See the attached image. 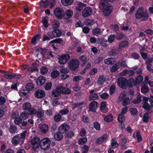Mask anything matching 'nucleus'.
Wrapping results in <instances>:
<instances>
[{"instance_id": "nucleus-1", "label": "nucleus", "mask_w": 153, "mask_h": 153, "mask_svg": "<svg viewBox=\"0 0 153 153\" xmlns=\"http://www.w3.org/2000/svg\"><path fill=\"white\" fill-rule=\"evenodd\" d=\"M143 105V107L147 110L149 113H151L152 111L151 108L153 106V96H150V98L142 97Z\"/></svg>"}, {"instance_id": "nucleus-2", "label": "nucleus", "mask_w": 153, "mask_h": 153, "mask_svg": "<svg viewBox=\"0 0 153 153\" xmlns=\"http://www.w3.org/2000/svg\"><path fill=\"white\" fill-rule=\"evenodd\" d=\"M100 7L102 9L103 14L105 16H108L110 15L113 9L112 6L103 0H102L100 2Z\"/></svg>"}, {"instance_id": "nucleus-3", "label": "nucleus", "mask_w": 153, "mask_h": 153, "mask_svg": "<svg viewBox=\"0 0 153 153\" xmlns=\"http://www.w3.org/2000/svg\"><path fill=\"white\" fill-rule=\"evenodd\" d=\"M136 19H141L142 21H145L149 17V15L146 11H144L143 7L139 8L135 14Z\"/></svg>"}, {"instance_id": "nucleus-4", "label": "nucleus", "mask_w": 153, "mask_h": 153, "mask_svg": "<svg viewBox=\"0 0 153 153\" xmlns=\"http://www.w3.org/2000/svg\"><path fill=\"white\" fill-rule=\"evenodd\" d=\"M118 85L123 88H126L127 87H132V85H128V82L125 78L124 77L119 78L117 79Z\"/></svg>"}, {"instance_id": "nucleus-5", "label": "nucleus", "mask_w": 153, "mask_h": 153, "mask_svg": "<svg viewBox=\"0 0 153 153\" xmlns=\"http://www.w3.org/2000/svg\"><path fill=\"white\" fill-rule=\"evenodd\" d=\"M51 141L48 138L42 139L41 141L40 146L43 150H46L50 146Z\"/></svg>"}, {"instance_id": "nucleus-6", "label": "nucleus", "mask_w": 153, "mask_h": 153, "mask_svg": "<svg viewBox=\"0 0 153 153\" xmlns=\"http://www.w3.org/2000/svg\"><path fill=\"white\" fill-rule=\"evenodd\" d=\"M22 108L25 111H27L30 115L33 114L36 112V110L31 108V105L30 103L25 102L22 105Z\"/></svg>"}, {"instance_id": "nucleus-7", "label": "nucleus", "mask_w": 153, "mask_h": 153, "mask_svg": "<svg viewBox=\"0 0 153 153\" xmlns=\"http://www.w3.org/2000/svg\"><path fill=\"white\" fill-rule=\"evenodd\" d=\"M79 63L78 60L75 59L71 60L69 63V66L71 70H74L77 69L79 66Z\"/></svg>"}, {"instance_id": "nucleus-8", "label": "nucleus", "mask_w": 153, "mask_h": 153, "mask_svg": "<svg viewBox=\"0 0 153 153\" xmlns=\"http://www.w3.org/2000/svg\"><path fill=\"white\" fill-rule=\"evenodd\" d=\"M54 15L59 19H62L64 16V10L61 8H57L53 10Z\"/></svg>"}, {"instance_id": "nucleus-9", "label": "nucleus", "mask_w": 153, "mask_h": 153, "mask_svg": "<svg viewBox=\"0 0 153 153\" xmlns=\"http://www.w3.org/2000/svg\"><path fill=\"white\" fill-rule=\"evenodd\" d=\"M40 142V139L38 137H34L31 139V143L33 150H35L39 148Z\"/></svg>"}, {"instance_id": "nucleus-10", "label": "nucleus", "mask_w": 153, "mask_h": 153, "mask_svg": "<svg viewBox=\"0 0 153 153\" xmlns=\"http://www.w3.org/2000/svg\"><path fill=\"white\" fill-rule=\"evenodd\" d=\"M70 57L68 54H63L59 58V62L60 64H64L69 59Z\"/></svg>"}, {"instance_id": "nucleus-11", "label": "nucleus", "mask_w": 153, "mask_h": 153, "mask_svg": "<svg viewBox=\"0 0 153 153\" xmlns=\"http://www.w3.org/2000/svg\"><path fill=\"white\" fill-rule=\"evenodd\" d=\"M143 80V77L141 75H139L137 76L135 80L133 78H131L130 79V81L132 82V84L134 85H137L140 84Z\"/></svg>"}, {"instance_id": "nucleus-12", "label": "nucleus", "mask_w": 153, "mask_h": 153, "mask_svg": "<svg viewBox=\"0 0 153 153\" xmlns=\"http://www.w3.org/2000/svg\"><path fill=\"white\" fill-rule=\"evenodd\" d=\"M92 9L89 7H87L82 11V15L83 17L86 18L90 16L92 14Z\"/></svg>"}, {"instance_id": "nucleus-13", "label": "nucleus", "mask_w": 153, "mask_h": 153, "mask_svg": "<svg viewBox=\"0 0 153 153\" xmlns=\"http://www.w3.org/2000/svg\"><path fill=\"white\" fill-rule=\"evenodd\" d=\"M69 129L68 126L65 124H62L59 128V131L63 133L66 132Z\"/></svg>"}, {"instance_id": "nucleus-14", "label": "nucleus", "mask_w": 153, "mask_h": 153, "mask_svg": "<svg viewBox=\"0 0 153 153\" xmlns=\"http://www.w3.org/2000/svg\"><path fill=\"white\" fill-rule=\"evenodd\" d=\"M35 96L38 98H42L45 96V93L44 91L39 90L36 91L34 94Z\"/></svg>"}, {"instance_id": "nucleus-15", "label": "nucleus", "mask_w": 153, "mask_h": 153, "mask_svg": "<svg viewBox=\"0 0 153 153\" xmlns=\"http://www.w3.org/2000/svg\"><path fill=\"white\" fill-rule=\"evenodd\" d=\"M98 104V103L95 101H93L89 105V108L90 110L93 112H95Z\"/></svg>"}, {"instance_id": "nucleus-16", "label": "nucleus", "mask_w": 153, "mask_h": 153, "mask_svg": "<svg viewBox=\"0 0 153 153\" xmlns=\"http://www.w3.org/2000/svg\"><path fill=\"white\" fill-rule=\"evenodd\" d=\"M107 104L105 101H103L101 103L100 110L103 113L107 112L108 111V109L107 107Z\"/></svg>"}, {"instance_id": "nucleus-17", "label": "nucleus", "mask_w": 153, "mask_h": 153, "mask_svg": "<svg viewBox=\"0 0 153 153\" xmlns=\"http://www.w3.org/2000/svg\"><path fill=\"white\" fill-rule=\"evenodd\" d=\"M20 140L21 138L19 135L18 134L13 137L12 140V142L13 145L16 146L19 144Z\"/></svg>"}, {"instance_id": "nucleus-18", "label": "nucleus", "mask_w": 153, "mask_h": 153, "mask_svg": "<svg viewBox=\"0 0 153 153\" xmlns=\"http://www.w3.org/2000/svg\"><path fill=\"white\" fill-rule=\"evenodd\" d=\"M129 43L127 41H122L120 42L119 44V50L121 51L122 49L124 48L127 47Z\"/></svg>"}, {"instance_id": "nucleus-19", "label": "nucleus", "mask_w": 153, "mask_h": 153, "mask_svg": "<svg viewBox=\"0 0 153 153\" xmlns=\"http://www.w3.org/2000/svg\"><path fill=\"white\" fill-rule=\"evenodd\" d=\"M45 81V78L42 76H40L38 78L36 82L38 85L41 86L44 84Z\"/></svg>"}, {"instance_id": "nucleus-20", "label": "nucleus", "mask_w": 153, "mask_h": 153, "mask_svg": "<svg viewBox=\"0 0 153 153\" xmlns=\"http://www.w3.org/2000/svg\"><path fill=\"white\" fill-rule=\"evenodd\" d=\"M116 62L115 59L113 57L105 59L104 63L108 65H112L114 64Z\"/></svg>"}, {"instance_id": "nucleus-21", "label": "nucleus", "mask_w": 153, "mask_h": 153, "mask_svg": "<svg viewBox=\"0 0 153 153\" xmlns=\"http://www.w3.org/2000/svg\"><path fill=\"white\" fill-rule=\"evenodd\" d=\"M59 89H60L59 87L58 86L56 89L52 91L51 94L53 97H57L61 94L60 90Z\"/></svg>"}, {"instance_id": "nucleus-22", "label": "nucleus", "mask_w": 153, "mask_h": 153, "mask_svg": "<svg viewBox=\"0 0 153 153\" xmlns=\"http://www.w3.org/2000/svg\"><path fill=\"white\" fill-rule=\"evenodd\" d=\"M108 137L107 134H105L98 138L96 141V143L98 144H100L103 143L106 139Z\"/></svg>"}, {"instance_id": "nucleus-23", "label": "nucleus", "mask_w": 153, "mask_h": 153, "mask_svg": "<svg viewBox=\"0 0 153 153\" xmlns=\"http://www.w3.org/2000/svg\"><path fill=\"white\" fill-rule=\"evenodd\" d=\"M120 62L119 61L117 62L115 64L110 68V71L111 73H113L117 71L120 67Z\"/></svg>"}, {"instance_id": "nucleus-24", "label": "nucleus", "mask_w": 153, "mask_h": 153, "mask_svg": "<svg viewBox=\"0 0 153 153\" xmlns=\"http://www.w3.org/2000/svg\"><path fill=\"white\" fill-rule=\"evenodd\" d=\"M63 134L59 131L56 132L54 134L55 139L57 141L61 140L63 137Z\"/></svg>"}, {"instance_id": "nucleus-25", "label": "nucleus", "mask_w": 153, "mask_h": 153, "mask_svg": "<svg viewBox=\"0 0 153 153\" xmlns=\"http://www.w3.org/2000/svg\"><path fill=\"white\" fill-rule=\"evenodd\" d=\"M59 87L60 89H59L60 90L61 94H70L71 92V90L68 88L62 86Z\"/></svg>"}, {"instance_id": "nucleus-26", "label": "nucleus", "mask_w": 153, "mask_h": 153, "mask_svg": "<svg viewBox=\"0 0 153 153\" xmlns=\"http://www.w3.org/2000/svg\"><path fill=\"white\" fill-rule=\"evenodd\" d=\"M106 80V78L104 75H100L98 78L97 82L100 85H103Z\"/></svg>"}, {"instance_id": "nucleus-27", "label": "nucleus", "mask_w": 153, "mask_h": 153, "mask_svg": "<svg viewBox=\"0 0 153 153\" xmlns=\"http://www.w3.org/2000/svg\"><path fill=\"white\" fill-rule=\"evenodd\" d=\"M92 33L94 35L98 36L101 34L102 31L100 28L96 27L93 29Z\"/></svg>"}, {"instance_id": "nucleus-28", "label": "nucleus", "mask_w": 153, "mask_h": 153, "mask_svg": "<svg viewBox=\"0 0 153 153\" xmlns=\"http://www.w3.org/2000/svg\"><path fill=\"white\" fill-rule=\"evenodd\" d=\"M73 14V12L72 10H67L64 13V16L65 19H68L71 17Z\"/></svg>"}, {"instance_id": "nucleus-29", "label": "nucleus", "mask_w": 153, "mask_h": 153, "mask_svg": "<svg viewBox=\"0 0 153 153\" xmlns=\"http://www.w3.org/2000/svg\"><path fill=\"white\" fill-rule=\"evenodd\" d=\"M34 114H36L38 117L40 118L44 115V111L42 108L39 109Z\"/></svg>"}, {"instance_id": "nucleus-30", "label": "nucleus", "mask_w": 153, "mask_h": 153, "mask_svg": "<svg viewBox=\"0 0 153 153\" xmlns=\"http://www.w3.org/2000/svg\"><path fill=\"white\" fill-rule=\"evenodd\" d=\"M52 27L54 29L58 28L60 25V22L59 20L54 19L51 22Z\"/></svg>"}, {"instance_id": "nucleus-31", "label": "nucleus", "mask_w": 153, "mask_h": 153, "mask_svg": "<svg viewBox=\"0 0 153 153\" xmlns=\"http://www.w3.org/2000/svg\"><path fill=\"white\" fill-rule=\"evenodd\" d=\"M52 34L54 37H59L61 35V32L57 28L54 29L52 32Z\"/></svg>"}, {"instance_id": "nucleus-32", "label": "nucleus", "mask_w": 153, "mask_h": 153, "mask_svg": "<svg viewBox=\"0 0 153 153\" xmlns=\"http://www.w3.org/2000/svg\"><path fill=\"white\" fill-rule=\"evenodd\" d=\"M20 94L21 96L25 97L26 98L28 97L30 92L27 89H23L20 91Z\"/></svg>"}, {"instance_id": "nucleus-33", "label": "nucleus", "mask_w": 153, "mask_h": 153, "mask_svg": "<svg viewBox=\"0 0 153 153\" xmlns=\"http://www.w3.org/2000/svg\"><path fill=\"white\" fill-rule=\"evenodd\" d=\"M87 57L85 55H83L81 56L79 58L80 61L82 63L81 65L82 66H84L87 61Z\"/></svg>"}, {"instance_id": "nucleus-34", "label": "nucleus", "mask_w": 153, "mask_h": 153, "mask_svg": "<svg viewBox=\"0 0 153 153\" xmlns=\"http://www.w3.org/2000/svg\"><path fill=\"white\" fill-rule=\"evenodd\" d=\"M30 115L29 112H28L26 111H24L22 112L20 114V117L21 119L24 120L27 119L29 115Z\"/></svg>"}, {"instance_id": "nucleus-35", "label": "nucleus", "mask_w": 153, "mask_h": 153, "mask_svg": "<svg viewBox=\"0 0 153 153\" xmlns=\"http://www.w3.org/2000/svg\"><path fill=\"white\" fill-rule=\"evenodd\" d=\"M116 49H112L108 52L109 56H115L119 53V51Z\"/></svg>"}, {"instance_id": "nucleus-36", "label": "nucleus", "mask_w": 153, "mask_h": 153, "mask_svg": "<svg viewBox=\"0 0 153 153\" xmlns=\"http://www.w3.org/2000/svg\"><path fill=\"white\" fill-rule=\"evenodd\" d=\"M61 2L63 5L67 6L71 5L74 2V0H61Z\"/></svg>"}, {"instance_id": "nucleus-37", "label": "nucleus", "mask_w": 153, "mask_h": 153, "mask_svg": "<svg viewBox=\"0 0 153 153\" xmlns=\"http://www.w3.org/2000/svg\"><path fill=\"white\" fill-rule=\"evenodd\" d=\"M34 88V84L32 82L27 83L25 85V88L29 91L33 90Z\"/></svg>"}, {"instance_id": "nucleus-38", "label": "nucleus", "mask_w": 153, "mask_h": 153, "mask_svg": "<svg viewBox=\"0 0 153 153\" xmlns=\"http://www.w3.org/2000/svg\"><path fill=\"white\" fill-rule=\"evenodd\" d=\"M41 130V132L43 133H45L47 132L48 130V126L45 124L42 125L40 127Z\"/></svg>"}, {"instance_id": "nucleus-39", "label": "nucleus", "mask_w": 153, "mask_h": 153, "mask_svg": "<svg viewBox=\"0 0 153 153\" xmlns=\"http://www.w3.org/2000/svg\"><path fill=\"white\" fill-rule=\"evenodd\" d=\"M85 7L84 4L81 2H79L77 4V6L76 7V9L77 11H80L83 8Z\"/></svg>"}, {"instance_id": "nucleus-40", "label": "nucleus", "mask_w": 153, "mask_h": 153, "mask_svg": "<svg viewBox=\"0 0 153 153\" xmlns=\"http://www.w3.org/2000/svg\"><path fill=\"white\" fill-rule=\"evenodd\" d=\"M84 23L87 25L91 26L94 24V21L93 20L87 19L85 20Z\"/></svg>"}, {"instance_id": "nucleus-41", "label": "nucleus", "mask_w": 153, "mask_h": 153, "mask_svg": "<svg viewBox=\"0 0 153 153\" xmlns=\"http://www.w3.org/2000/svg\"><path fill=\"white\" fill-rule=\"evenodd\" d=\"M111 145L112 148H115L119 146V144L117 142L115 138H113L111 140Z\"/></svg>"}, {"instance_id": "nucleus-42", "label": "nucleus", "mask_w": 153, "mask_h": 153, "mask_svg": "<svg viewBox=\"0 0 153 153\" xmlns=\"http://www.w3.org/2000/svg\"><path fill=\"white\" fill-rule=\"evenodd\" d=\"M39 35L37 34L32 38L31 43L32 44L35 45L36 43V41H39Z\"/></svg>"}, {"instance_id": "nucleus-43", "label": "nucleus", "mask_w": 153, "mask_h": 153, "mask_svg": "<svg viewBox=\"0 0 153 153\" xmlns=\"http://www.w3.org/2000/svg\"><path fill=\"white\" fill-rule=\"evenodd\" d=\"M118 120L119 122L122 124L125 120V117L124 114H119Z\"/></svg>"}, {"instance_id": "nucleus-44", "label": "nucleus", "mask_w": 153, "mask_h": 153, "mask_svg": "<svg viewBox=\"0 0 153 153\" xmlns=\"http://www.w3.org/2000/svg\"><path fill=\"white\" fill-rule=\"evenodd\" d=\"M141 91L142 93H147L149 91L148 87L146 85L144 84L142 85V87L141 88Z\"/></svg>"}, {"instance_id": "nucleus-45", "label": "nucleus", "mask_w": 153, "mask_h": 153, "mask_svg": "<svg viewBox=\"0 0 153 153\" xmlns=\"http://www.w3.org/2000/svg\"><path fill=\"white\" fill-rule=\"evenodd\" d=\"M99 98V97L97 94H91L89 95V99L90 100H95L98 99Z\"/></svg>"}, {"instance_id": "nucleus-46", "label": "nucleus", "mask_w": 153, "mask_h": 153, "mask_svg": "<svg viewBox=\"0 0 153 153\" xmlns=\"http://www.w3.org/2000/svg\"><path fill=\"white\" fill-rule=\"evenodd\" d=\"M59 74V72L57 70L53 71L51 74V76L52 78L54 79L57 77Z\"/></svg>"}, {"instance_id": "nucleus-47", "label": "nucleus", "mask_w": 153, "mask_h": 153, "mask_svg": "<svg viewBox=\"0 0 153 153\" xmlns=\"http://www.w3.org/2000/svg\"><path fill=\"white\" fill-rule=\"evenodd\" d=\"M130 111L131 114L134 116L137 115L138 114V111L135 108H130Z\"/></svg>"}, {"instance_id": "nucleus-48", "label": "nucleus", "mask_w": 153, "mask_h": 153, "mask_svg": "<svg viewBox=\"0 0 153 153\" xmlns=\"http://www.w3.org/2000/svg\"><path fill=\"white\" fill-rule=\"evenodd\" d=\"M149 117L148 113H145L143 115V119L144 122L147 123L149 121Z\"/></svg>"}, {"instance_id": "nucleus-49", "label": "nucleus", "mask_w": 153, "mask_h": 153, "mask_svg": "<svg viewBox=\"0 0 153 153\" xmlns=\"http://www.w3.org/2000/svg\"><path fill=\"white\" fill-rule=\"evenodd\" d=\"M141 97L140 95H138L137 97L133 101V102L134 104H138L141 102Z\"/></svg>"}, {"instance_id": "nucleus-50", "label": "nucleus", "mask_w": 153, "mask_h": 153, "mask_svg": "<svg viewBox=\"0 0 153 153\" xmlns=\"http://www.w3.org/2000/svg\"><path fill=\"white\" fill-rule=\"evenodd\" d=\"M126 93L125 92H123L120 93V95L119 97V100L120 101L124 100V99L126 98Z\"/></svg>"}, {"instance_id": "nucleus-51", "label": "nucleus", "mask_w": 153, "mask_h": 153, "mask_svg": "<svg viewBox=\"0 0 153 153\" xmlns=\"http://www.w3.org/2000/svg\"><path fill=\"white\" fill-rule=\"evenodd\" d=\"M100 96L101 98L104 100L107 99L109 96L108 94L106 92L102 93Z\"/></svg>"}, {"instance_id": "nucleus-52", "label": "nucleus", "mask_w": 153, "mask_h": 153, "mask_svg": "<svg viewBox=\"0 0 153 153\" xmlns=\"http://www.w3.org/2000/svg\"><path fill=\"white\" fill-rule=\"evenodd\" d=\"M9 129L10 132L12 133H13L16 132L17 128L15 126L11 125L10 126Z\"/></svg>"}, {"instance_id": "nucleus-53", "label": "nucleus", "mask_w": 153, "mask_h": 153, "mask_svg": "<svg viewBox=\"0 0 153 153\" xmlns=\"http://www.w3.org/2000/svg\"><path fill=\"white\" fill-rule=\"evenodd\" d=\"M61 118V116L59 114H57L54 116V120L56 122H59Z\"/></svg>"}, {"instance_id": "nucleus-54", "label": "nucleus", "mask_w": 153, "mask_h": 153, "mask_svg": "<svg viewBox=\"0 0 153 153\" xmlns=\"http://www.w3.org/2000/svg\"><path fill=\"white\" fill-rule=\"evenodd\" d=\"M69 112V109L67 108H64L59 111V113L62 115L67 114Z\"/></svg>"}, {"instance_id": "nucleus-55", "label": "nucleus", "mask_w": 153, "mask_h": 153, "mask_svg": "<svg viewBox=\"0 0 153 153\" xmlns=\"http://www.w3.org/2000/svg\"><path fill=\"white\" fill-rule=\"evenodd\" d=\"M105 120L107 122L111 121L113 120V117L111 115L106 116L104 118Z\"/></svg>"}, {"instance_id": "nucleus-56", "label": "nucleus", "mask_w": 153, "mask_h": 153, "mask_svg": "<svg viewBox=\"0 0 153 153\" xmlns=\"http://www.w3.org/2000/svg\"><path fill=\"white\" fill-rule=\"evenodd\" d=\"M4 76L7 79H12L15 77V75L14 74H4Z\"/></svg>"}, {"instance_id": "nucleus-57", "label": "nucleus", "mask_w": 153, "mask_h": 153, "mask_svg": "<svg viewBox=\"0 0 153 153\" xmlns=\"http://www.w3.org/2000/svg\"><path fill=\"white\" fill-rule=\"evenodd\" d=\"M87 141V138L86 137L83 138L79 140L78 143L79 144H83Z\"/></svg>"}, {"instance_id": "nucleus-58", "label": "nucleus", "mask_w": 153, "mask_h": 153, "mask_svg": "<svg viewBox=\"0 0 153 153\" xmlns=\"http://www.w3.org/2000/svg\"><path fill=\"white\" fill-rule=\"evenodd\" d=\"M83 104V102H82L80 103H73L72 104V108L73 109H74L76 107L80 106L81 105H82Z\"/></svg>"}, {"instance_id": "nucleus-59", "label": "nucleus", "mask_w": 153, "mask_h": 153, "mask_svg": "<svg viewBox=\"0 0 153 153\" xmlns=\"http://www.w3.org/2000/svg\"><path fill=\"white\" fill-rule=\"evenodd\" d=\"M46 114L49 116H51L53 114V110L51 109H49L45 111Z\"/></svg>"}, {"instance_id": "nucleus-60", "label": "nucleus", "mask_w": 153, "mask_h": 153, "mask_svg": "<svg viewBox=\"0 0 153 153\" xmlns=\"http://www.w3.org/2000/svg\"><path fill=\"white\" fill-rule=\"evenodd\" d=\"M115 36V35H111L108 38V41L110 43H112L114 40Z\"/></svg>"}, {"instance_id": "nucleus-61", "label": "nucleus", "mask_w": 153, "mask_h": 153, "mask_svg": "<svg viewBox=\"0 0 153 153\" xmlns=\"http://www.w3.org/2000/svg\"><path fill=\"white\" fill-rule=\"evenodd\" d=\"M48 71V69L46 67H42L40 69V71L41 74H45Z\"/></svg>"}, {"instance_id": "nucleus-62", "label": "nucleus", "mask_w": 153, "mask_h": 153, "mask_svg": "<svg viewBox=\"0 0 153 153\" xmlns=\"http://www.w3.org/2000/svg\"><path fill=\"white\" fill-rule=\"evenodd\" d=\"M136 137L137 138V141L138 142H140L142 140V138L140 134V131H138L136 133Z\"/></svg>"}, {"instance_id": "nucleus-63", "label": "nucleus", "mask_w": 153, "mask_h": 153, "mask_svg": "<svg viewBox=\"0 0 153 153\" xmlns=\"http://www.w3.org/2000/svg\"><path fill=\"white\" fill-rule=\"evenodd\" d=\"M41 3L44 4L45 8H46L49 4V1L48 0H42Z\"/></svg>"}, {"instance_id": "nucleus-64", "label": "nucleus", "mask_w": 153, "mask_h": 153, "mask_svg": "<svg viewBox=\"0 0 153 153\" xmlns=\"http://www.w3.org/2000/svg\"><path fill=\"white\" fill-rule=\"evenodd\" d=\"M123 105L124 106H126L128 105L130 102L129 99L127 97L123 100Z\"/></svg>"}]
</instances>
